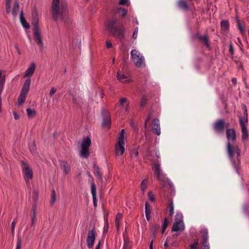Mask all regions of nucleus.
I'll return each instance as SVG.
<instances>
[{
	"label": "nucleus",
	"mask_w": 249,
	"mask_h": 249,
	"mask_svg": "<svg viewBox=\"0 0 249 249\" xmlns=\"http://www.w3.org/2000/svg\"><path fill=\"white\" fill-rule=\"evenodd\" d=\"M105 25L110 36L124 43L126 28L122 20L113 16L106 21Z\"/></svg>",
	"instance_id": "obj_1"
},
{
	"label": "nucleus",
	"mask_w": 249,
	"mask_h": 249,
	"mask_svg": "<svg viewBox=\"0 0 249 249\" xmlns=\"http://www.w3.org/2000/svg\"><path fill=\"white\" fill-rule=\"evenodd\" d=\"M227 153L232 165L238 173L241 164V151L237 144L231 142H227Z\"/></svg>",
	"instance_id": "obj_2"
},
{
	"label": "nucleus",
	"mask_w": 249,
	"mask_h": 249,
	"mask_svg": "<svg viewBox=\"0 0 249 249\" xmlns=\"http://www.w3.org/2000/svg\"><path fill=\"white\" fill-rule=\"evenodd\" d=\"M124 129H123L119 134L117 143L115 146L116 155H123L125 151L124 145Z\"/></svg>",
	"instance_id": "obj_3"
},
{
	"label": "nucleus",
	"mask_w": 249,
	"mask_h": 249,
	"mask_svg": "<svg viewBox=\"0 0 249 249\" xmlns=\"http://www.w3.org/2000/svg\"><path fill=\"white\" fill-rule=\"evenodd\" d=\"M91 142V141L89 136L83 138L80 152V155L81 157L87 159L89 157V147L90 146Z\"/></svg>",
	"instance_id": "obj_4"
},
{
	"label": "nucleus",
	"mask_w": 249,
	"mask_h": 249,
	"mask_svg": "<svg viewBox=\"0 0 249 249\" xmlns=\"http://www.w3.org/2000/svg\"><path fill=\"white\" fill-rule=\"evenodd\" d=\"M31 79L28 78L21 90L20 93L18 97V101L19 105L22 104L26 100L27 94L30 89V86L31 85Z\"/></svg>",
	"instance_id": "obj_5"
},
{
	"label": "nucleus",
	"mask_w": 249,
	"mask_h": 249,
	"mask_svg": "<svg viewBox=\"0 0 249 249\" xmlns=\"http://www.w3.org/2000/svg\"><path fill=\"white\" fill-rule=\"evenodd\" d=\"M21 163L24 179L26 183H28L29 182V180L32 179L33 178V170L26 161L21 160Z\"/></svg>",
	"instance_id": "obj_6"
},
{
	"label": "nucleus",
	"mask_w": 249,
	"mask_h": 249,
	"mask_svg": "<svg viewBox=\"0 0 249 249\" xmlns=\"http://www.w3.org/2000/svg\"><path fill=\"white\" fill-rule=\"evenodd\" d=\"M185 226L183 222V215L181 213H177L175 216V222L173 223L172 231H178L184 230Z\"/></svg>",
	"instance_id": "obj_7"
},
{
	"label": "nucleus",
	"mask_w": 249,
	"mask_h": 249,
	"mask_svg": "<svg viewBox=\"0 0 249 249\" xmlns=\"http://www.w3.org/2000/svg\"><path fill=\"white\" fill-rule=\"evenodd\" d=\"M132 59L134 61L135 66L139 68L145 66L144 58L140 56V53L136 50H132L131 52Z\"/></svg>",
	"instance_id": "obj_8"
},
{
	"label": "nucleus",
	"mask_w": 249,
	"mask_h": 249,
	"mask_svg": "<svg viewBox=\"0 0 249 249\" xmlns=\"http://www.w3.org/2000/svg\"><path fill=\"white\" fill-rule=\"evenodd\" d=\"M248 123V118H245L243 120L242 117H239V124L241 127L242 140L243 142H246L248 140L249 137V132L247 127Z\"/></svg>",
	"instance_id": "obj_9"
},
{
	"label": "nucleus",
	"mask_w": 249,
	"mask_h": 249,
	"mask_svg": "<svg viewBox=\"0 0 249 249\" xmlns=\"http://www.w3.org/2000/svg\"><path fill=\"white\" fill-rule=\"evenodd\" d=\"M102 126L104 128H110L111 124L110 114L108 110H102Z\"/></svg>",
	"instance_id": "obj_10"
},
{
	"label": "nucleus",
	"mask_w": 249,
	"mask_h": 249,
	"mask_svg": "<svg viewBox=\"0 0 249 249\" xmlns=\"http://www.w3.org/2000/svg\"><path fill=\"white\" fill-rule=\"evenodd\" d=\"M96 235L97 232L94 227L92 229L89 230L86 240L87 246L90 249L93 247Z\"/></svg>",
	"instance_id": "obj_11"
},
{
	"label": "nucleus",
	"mask_w": 249,
	"mask_h": 249,
	"mask_svg": "<svg viewBox=\"0 0 249 249\" xmlns=\"http://www.w3.org/2000/svg\"><path fill=\"white\" fill-rule=\"evenodd\" d=\"M177 6L180 10L187 12L192 10V6L194 8V3L190 5L187 0H178Z\"/></svg>",
	"instance_id": "obj_12"
},
{
	"label": "nucleus",
	"mask_w": 249,
	"mask_h": 249,
	"mask_svg": "<svg viewBox=\"0 0 249 249\" xmlns=\"http://www.w3.org/2000/svg\"><path fill=\"white\" fill-rule=\"evenodd\" d=\"M194 36V37L197 38L199 41L203 42L207 48H210L211 43L207 33L203 36L201 35L198 33H196Z\"/></svg>",
	"instance_id": "obj_13"
},
{
	"label": "nucleus",
	"mask_w": 249,
	"mask_h": 249,
	"mask_svg": "<svg viewBox=\"0 0 249 249\" xmlns=\"http://www.w3.org/2000/svg\"><path fill=\"white\" fill-rule=\"evenodd\" d=\"M229 124L228 123L227 124H225V121L224 119L218 120L214 124L213 128L214 129L218 132H223L225 127H228Z\"/></svg>",
	"instance_id": "obj_14"
},
{
	"label": "nucleus",
	"mask_w": 249,
	"mask_h": 249,
	"mask_svg": "<svg viewBox=\"0 0 249 249\" xmlns=\"http://www.w3.org/2000/svg\"><path fill=\"white\" fill-rule=\"evenodd\" d=\"M226 134L228 140L227 142L234 143L236 140L235 130L233 128H227Z\"/></svg>",
	"instance_id": "obj_15"
},
{
	"label": "nucleus",
	"mask_w": 249,
	"mask_h": 249,
	"mask_svg": "<svg viewBox=\"0 0 249 249\" xmlns=\"http://www.w3.org/2000/svg\"><path fill=\"white\" fill-rule=\"evenodd\" d=\"M33 35L35 39L37 40V43L42 49L43 47V42L41 36L39 28L33 29Z\"/></svg>",
	"instance_id": "obj_16"
},
{
	"label": "nucleus",
	"mask_w": 249,
	"mask_h": 249,
	"mask_svg": "<svg viewBox=\"0 0 249 249\" xmlns=\"http://www.w3.org/2000/svg\"><path fill=\"white\" fill-rule=\"evenodd\" d=\"M66 94L72 96V103L77 107H80V106L83 103V99L82 96H75L72 94L70 90L68 91Z\"/></svg>",
	"instance_id": "obj_17"
},
{
	"label": "nucleus",
	"mask_w": 249,
	"mask_h": 249,
	"mask_svg": "<svg viewBox=\"0 0 249 249\" xmlns=\"http://www.w3.org/2000/svg\"><path fill=\"white\" fill-rule=\"evenodd\" d=\"M201 233L202 234L203 242L202 246L203 249H209V244H207L208 238V232L207 229H203L200 231Z\"/></svg>",
	"instance_id": "obj_18"
},
{
	"label": "nucleus",
	"mask_w": 249,
	"mask_h": 249,
	"mask_svg": "<svg viewBox=\"0 0 249 249\" xmlns=\"http://www.w3.org/2000/svg\"><path fill=\"white\" fill-rule=\"evenodd\" d=\"M220 28L221 32L226 35L230 30V22L228 19L222 20L220 22Z\"/></svg>",
	"instance_id": "obj_19"
},
{
	"label": "nucleus",
	"mask_w": 249,
	"mask_h": 249,
	"mask_svg": "<svg viewBox=\"0 0 249 249\" xmlns=\"http://www.w3.org/2000/svg\"><path fill=\"white\" fill-rule=\"evenodd\" d=\"M152 130L154 133H156L158 136L160 134V122L159 120L157 118H154L153 120Z\"/></svg>",
	"instance_id": "obj_20"
},
{
	"label": "nucleus",
	"mask_w": 249,
	"mask_h": 249,
	"mask_svg": "<svg viewBox=\"0 0 249 249\" xmlns=\"http://www.w3.org/2000/svg\"><path fill=\"white\" fill-rule=\"evenodd\" d=\"M32 24L33 26V29L38 28L39 27V18L37 11L36 9L34 10L32 12Z\"/></svg>",
	"instance_id": "obj_21"
},
{
	"label": "nucleus",
	"mask_w": 249,
	"mask_h": 249,
	"mask_svg": "<svg viewBox=\"0 0 249 249\" xmlns=\"http://www.w3.org/2000/svg\"><path fill=\"white\" fill-rule=\"evenodd\" d=\"M64 10H65V9L64 7H62L61 8L60 11L52 10L53 20L55 21H57L58 19V17L59 15H60L61 17V20L63 21L64 20V15L63 14V11Z\"/></svg>",
	"instance_id": "obj_22"
},
{
	"label": "nucleus",
	"mask_w": 249,
	"mask_h": 249,
	"mask_svg": "<svg viewBox=\"0 0 249 249\" xmlns=\"http://www.w3.org/2000/svg\"><path fill=\"white\" fill-rule=\"evenodd\" d=\"M93 168L94 174L97 177L99 181H102L103 180L102 174L101 172L100 167L97 165L95 162L93 163Z\"/></svg>",
	"instance_id": "obj_23"
},
{
	"label": "nucleus",
	"mask_w": 249,
	"mask_h": 249,
	"mask_svg": "<svg viewBox=\"0 0 249 249\" xmlns=\"http://www.w3.org/2000/svg\"><path fill=\"white\" fill-rule=\"evenodd\" d=\"M154 170V176L156 177L158 180H161V170L160 165L159 163H155L153 164Z\"/></svg>",
	"instance_id": "obj_24"
},
{
	"label": "nucleus",
	"mask_w": 249,
	"mask_h": 249,
	"mask_svg": "<svg viewBox=\"0 0 249 249\" xmlns=\"http://www.w3.org/2000/svg\"><path fill=\"white\" fill-rule=\"evenodd\" d=\"M23 11L21 10L20 12L19 20L22 27L25 29H29L30 27L29 23L26 21L23 16Z\"/></svg>",
	"instance_id": "obj_25"
},
{
	"label": "nucleus",
	"mask_w": 249,
	"mask_h": 249,
	"mask_svg": "<svg viewBox=\"0 0 249 249\" xmlns=\"http://www.w3.org/2000/svg\"><path fill=\"white\" fill-rule=\"evenodd\" d=\"M1 71H0V109H1V93L3 90L4 85L5 82V76H1Z\"/></svg>",
	"instance_id": "obj_26"
},
{
	"label": "nucleus",
	"mask_w": 249,
	"mask_h": 249,
	"mask_svg": "<svg viewBox=\"0 0 249 249\" xmlns=\"http://www.w3.org/2000/svg\"><path fill=\"white\" fill-rule=\"evenodd\" d=\"M36 70V65L35 63H32L30 67L25 71V74L24 77H30L33 75Z\"/></svg>",
	"instance_id": "obj_27"
},
{
	"label": "nucleus",
	"mask_w": 249,
	"mask_h": 249,
	"mask_svg": "<svg viewBox=\"0 0 249 249\" xmlns=\"http://www.w3.org/2000/svg\"><path fill=\"white\" fill-rule=\"evenodd\" d=\"M19 7V5L18 0H15L12 10V14L14 18H16L17 16Z\"/></svg>",
	"instance_id": "obj_28"
},
{
	"label": "nucleus",
	"mask_w": 249,
	"mask_h": 249,
	"mask_svg": "<svg viewBox=\"0 0 249 249\" xmlns=\"http://www.w3.org/2000/svg\"><path fill=\"white\" fill-rule=\"evenodd\" d=\"M120 106L124 109L129 108V102L126 98H123L120 100Z\"/></svg>",
	"instance_id": "obj_29"
},
{
	"label": "nucleus",
	"mask_w": 249,
	"mask_h": 249,
	"mask_svg": "<svg viewBox=\"0 0 249 249\" xmlns=\"http://www.w3.org/2000/svg\"><path fill=\"white\" fill-rule=\"evenodd\" d=\"M38 191L37 190H34L33 193V199L34 201V203L32 207H35L37 208V205L38 201Z\"/></svg>",
	"instance_id": "obj_30"
},
{
	"label": "nucleus",
	"mask_w": 249,
	"mask_h": 249,
	"mask_svg": "<svg viewBox=\"0 0 249 249\" xmlns=\"http://www.w3.org/2000/svg\"><path fill=\"white\" fill-rule=\"evenodd\" d=\"M61 164L63 165V169L66 174L68 175L69 174L71 171L70 165L68 163L67 161H60Z\"/></svg>",
	"instance_id": "obj_31"
},
{
	"label": "nucleus",
	"mask_w": 249,
	"mask_h": 249,
	"mask_svg": "<svg viewBox=\"0 0 249 249\" xmlns=\"http://www.w3.org/2000/svg\"><path fill=\"white\" fill-rule=\"evenodd\" d=\"M159 228L160 225L158 224H154L150 228V230L152 233V236L153 238H155L156 237L157 231Z\"/></svg>",
	"instance_id": "obj_32"
},
{
	"label": "nucleus",
	"mask_w": 249,
	"mask_h": 249,
	"mask_svg": "<svg viewBox=\"0 0 249 249\" xmlns=\"http://www.w3.org/2000/svg\"><path fill=\"white\" fill-rule=\"evenodd\" d=\"M60 0H53L52 10L60 11L59 8Z\"/></svg>",
	"instance_id": "obj_33"
},
{
	"label": "nucleus",
	"mask_w": 249,
	"mask_h": 249,
	"mask_svg": "<svg viewBox=\"0 0 249 249\" xmlns=\"http://www.w3.org/2000/svg\"><path fill=\"white\" fill-rule=\"evenodd\" d=\"M168 207H169V215L171 216H172L174 214V205H173V201L172 199H169L168 200Z\"/></svg>",
	"instance_id": "obj_34"
},
{
	"label": "nucleus",
	"mask_w": 249,
	"mask_h": 249,
	"mask_svg": "<svg viewBox=\"0 0 249 249\" xmlns=\"http://www.w3.org/2000/svg\"><path fill=\"white\" fill-rule=\"evenodd\" d=\"M37 208H35V207H32V211L33 212V214L31 217V223H32V226H34V224L36 220V211Z\"/></svg>",
	"instance_id": "obj_35"
},
{
	"label": "nucleus",
	"mask_w": 249,
	"mask_h": 249,
	"mask_svg": "<svg viewBox=\"0 0 249 249\" xmlns=\"http://www.w3.org/2000/svg\"><path fill=\"white\" fill-rule=\"evenodd\" d=\"M236 22L237 24V27L239 31H240V33L242 35H244L245 33V29L241 26L240 21L239 19V18L238 16H236L235 17Z\"/></svg>",
	"instance_id": "obj_36"
},
{
	"label": "nucleus",
	"mask_w": 249,
	"mask_h": 249,
	"mask_svg": "<svg viewBox=\"0 0 249 249\" xmlns=\"http://www.w3.org/2000/svg\"><path fill=\"white\" fill-rule=\"evenodd\" d=\"M123 217V214L121 213H118L116 215L115 224L117 228L118 229L119 227V223Z\"/></svg>",
	"instance_id": "obj_37"
},
{
	"label": "nucleus",
	"mask_w": 249,
	"mask_h": 249,
	"mask_svg": "<svg viewBox=\"0 0 249 249\" xmlns=\"http://www.w3.org/2000/svg\"><path fill=\"white\" fill-rule=\"evenodd\" d=\"M168 220L167 217H165L164 219V221L162 224V228H161V231L162 234H163L164 232L166 229L167 228V227L168 226Z\"/></svg>",
	"instance_id": "obj_38"
},
{
	"label": "nucleus",
	"mask_w": 249,
	"mask_h": 249,
	"mask_svg": "<svg viewBox=\"0 0 249 249\" xmlns=\"http://www.w3.org/2000/svg\"><path fill=\"white\" fill-rule=\"evenodd\" d=\"M147 102V98L145 95H143L140 101V105L141 107H144Z\"/></svg>",
	"instance_id": "obj_39"
},
{
	"label": "nucleus",
	"mask_w": 249,
	"mask_h": 249,
	"mask_svg": "<svg viewBox=\"0 0 249 249\" xmlns=\"http://www.w3.org/2000/svg\"><path fill=\"white\" fill-rule=\"evenodd\" d=\"M243 211L245 214L249 218V204H245L243 206Z\"/></svg>",
	"instance_id": "obj_40"
},
{
	"label": "nucleus",
	"mask_w": 249,
	"mask_h": 249,
	"mask_svg": "<svg viewBox=\"0 0 249 249\" xmlns=\"http://www.w3.org/2000/svg\"><path fill=\"white\" fill-rule=\"evenodd\" d=\"M27 116L29 118H34L36 116V110H26Z\"/></svg>",
	"instance_id": "obj_41"
},
{
	"label": "nucleus",
	"mask_w": 249,
	"mask_h": 249,
	"mask_svg": "<svg viewBox=\"0 0 249 249\" xmlns=\"http://www.w3.org/2000/svg\"><path fill=\"white\" fill-rule=\"evenodd\" d=\"M145 214H151V209L147 201H146L145 203Z\"/></svg>",
	"instance_id": "obj_42"
},
{
	"label": "nucleus",
	"mask_w": 249,
	"mask_h": 249,
	"mask_svg": "<svg viewBox=\"0 0 249 249\" xmlns=\"http://www.w3.org/2000/svg\"><path fill=\"white\" fill-rule=\"evenodd\" d=\"M56 200V194L54 189L52 191L51 204L53 205Z\"/></svg>",
	"instance_id": "obj_43"
},
{
	"label": "nucleus",
	"mask_w": 249,
	"mask_h": 249,
	"mask_svg": "<svg viewBox=\"0 0 249 249\" xmlns=\"http://www.w3.org/2000/svg\"><path fill=\"white\" fill-rule=\"evenodd\" d=\"M118 80L120 82H126V81H124V80L126 78V76L124 74H121L119 72H117V75Z\"/></svg>",
	"instance_id": "obj_44"
},
{
	"label": "nucleus",
	"mask_w": 249,
	"mask_h": 249,
	"mask_svg": "<svg viewBox=\"0 0 249 249\" xmlns=\"http://www.w3.org/2000/svg\"><path fill=\"white\" fill-rule=\"evenodd\" d=\"M147 179H145L142 180V181L141 183V189L142 192H144L147 186Z\"/></svg>",
	"instance_id": "obj_45"
},
{
	"label": "nucleus",
	"mask_w": 249,
	"mask_h": 249,
	"mask_svg": "<svg viewBox=\"0 0 249 249\" xmlns=\"http://www.w3.org/2000/svg\"><path fill=\"white\" fill-rule=\"evenodd\" d=\"M91 193L92 195H96V186L94 182L91 184Z\"/></svg>",
	"instance_id": "obj_46"
},
{
	"label": "nucleus",
	"mask_w": 249,
	"mask_h": 249,
	"mask_svg": "<svg viewBox=\"0 0 249 249\" xmlns=\"http://www.w3.org/2000/svg\"><path fill=\"white\" fill-rule=\"evenodd\" d=\"M117 10L118 11H120V10L122 11V18L125 17L126 16V15L127 14V12H128V11H127V9L123 8L122 7H120V8H118Z\"/></svg>",
	"instance_id": "obj_47"
},
{
	"label": "nucleus",
	"mask_w": 249,
	"mask_h": 249,
	"mask_svg": "<svg viewBox=\"0 0 249 249\" xmlns=\"http://www.w3.org/2000/svg\"><path fill=\"white\" fill-rule=\"evenodd\" d=\"M148 196L149 200L152 202L155 201V195L152 193V192L150 191L148 193Z\"/></svg>",
	"instance_id": "obj_48"
},
{
	"label": "nucleus",
	"mask_w": 249,
	"mask_h": 249,
	"mask_svg": "<svg viewBox=\"0 0 249 249\" xmlns=\"http://www.w3.org/2000/svg\"><path fill=\"white\" fill-rule=\"evenodd\" d=\"M11 2H5L6 13L7 14H9L11 12Z\"/></svg>",
	"instance_id": "obj_49"
},
{
	"label": "nucleus",
	"mask_w": 249,
	"mask_h": 249,
	"mask_svg": "<svg viewBox=\"0 0 249 249\" xmlns=\"http://www.w3.org/2000/svg\"><path fill=\"white\" fill-rule=\"evenodd\" d=\"M198 239H195L193 244L190 245V249H196L198 245Z\"/></svg>",
	"instance_id": "obj_50"
},
{
	"label": "nucleus",
	"mask_w": 249,
	"mask_h": 249,
	"mask_svg": "<svg viewBox=\"0 0 249 249\" xmlns=\"http://www.w3.org/2000/svg\"><path fill=\"white\" fill-rule=\"evenodd\" d=\"M108 229H109V225H108V221H107H107L105 224L103 233L104 234L107 233L108 232Z\"/></svg>",
	"instance_id": "obj_51"
},
{
	"label": "nucleus",
	"mask_w": 249,
	"mask_h": 249,
	"mask_svg": "<svg viewBox=\"0 0 249 249\" xmlns=\"http://www.w3.org/2000/svg\"><path fill=\"white\" fill-rule=\"evenodd\" d=\"M229 53L232 56L234 55V51L233 46V45H232V43L231 42L229 44Z\"/></svg>",
	"instance_id": "obj_52"
},
{
	"label": "nucleus",
	"mask_w": 249,
	"mask_h": 249,
	"mask_svg": "<svg viewBox=\"0 0 249 249\" xmlns=\"http://www.w3.org/2000/svg\"><path fill=\"white\" fill-rule=\"evenodd\" d=\"M130 2L128 0H119V4L121 5H128Z\"/></svg>",
	"instance_id": "obj_53"
},
{
	"label": "nucleus",
	"mask_w": 249,
	"mask_h": 249,
	"mask_svg": "<svg viewBox=\"0 0 249 249\" xmlns=\"http://www.w3.org/2000/svg\"><path fill=\"white\" fill-rule=\"evenodd\" d=\"M130 125L131 127H132L134 130L138 131L139 130L137 126L135 125L133 121H130Z\"/></svg>",
	"instance_id": "obj_54"
},
{
	"label": "nucleus",
	"mask_w": 249,
	"mask_h": 249,
	"mask_svg": "<svg viewBox=\"0 0 249 249\" xmlns=\"http://www.w3.org/2000/svg\"><path fill=\"white\" fill-rule=\"evenodd\" d=\"M138 32V28L136 27L135 29L134 32L133 33V35H132L133 38L136 39V38L137 37Z\"/></svg>",
	"instance_id": "obj_55"
},
{
	"label": "nucleus",
	"mask_w": 249,
	"mask_h": 249,
	"mask_svg": "<svg viewBox=\"0 0 249 249\" xmlns=\"http://www.w3.org/2000/svg\"><path fill=\"white\" fill-rule=\"evenodd\" d=\"M106 46H107V48H108V49L111 48L112 47V43L109 40H107L106 41Z\"/></svg>",
	"instance_id": "obj_56"
},
{
	"label": "nucleus",
	"mask_w": 249,
	"mask_h": 249,
	"mask_svg": "<svg viewBox=\"0 0 249 249\" xmlns=\"http://www.w3.org/2000/svg\"><path fill=\"white\" fill-rule=\"evenodd\" d=\"M21 245V240L20 239H18V241H17V247H16V249H20Z\"/></svg>",
	"instance_id": "obj_57"
},
{
	"label": "nucleus",
	"mask_w": 249,
	"mask_h": 249,
	"mask_svg": "<svg viewBox=\"0 0 249 249\" xmlns=\"http://www.w3.org/2000/svg\"><path fill=\"white\" fill-rule=\"evenodd\" d=\"M56 92V89L54 87H52L50 91V95L52 96Z\"/></svg>",
	"instance_id": "obj_58"
},
{
	"label": "nucleus",
	"mask_w": 249,
	"mask_h": 249,
	"mask_svg": "<svg viewBox=\"0 0 249 249\" xmlns=\"http://www.w3.org/2000/svg\"><path fill=\"white\" fill-rule=\"evenodd\" d=\"M151 114L149 113L147 118H146V119L145 121V124H144L145 127H146L147 122L151 120Z\"/></svg>",
	"instance_id": "obj_59"
},
{
	"label": "nucleus",
	"mask_w": 249,
	"mask_h": 249,
	"mask_svg": "<svg viewBox=\"0 0 249 249\" xmlns=\"http://www.w3.org/2000/svg\"><path fill=\"white\" fill-rule=\"evenodd\" d=\"M13 115L14 116V118L16 120H18L19 118V115H18V113L15 110L13 111Z\"/></svg>",
	"instance_id": "obj_60"
},
{
	"label": "nucleus",
	"mask_w": 249,
	"mask_h": 249,
	"mask_svg": "<svg viewBox=\"0 0 249 249\" xmlns=\"http://www.w3.org/2000/svg\"><path fill=\"white\" fill-rule=\"evenodd\" d=\"M167 184L170 186V188L172 190H173L174 189V185L170 180H168L167 181Z\"/></svg>",
	"instance_id": "obj_61"
},
{
	"label": "nucleus",
	"mask_w": 249,
	"mask_h": 249,
	"mask_svg": "<svg viewBox=\"0 0 249 249\" xmlns=\"http://www.w3.org/2000/svg\"><path fill=\"white\" fill-rule=\"evenodd\" d=\"M16 225V222L15 221H13L11 224V230L12 232L14 231Z\"/></svg>",
	"instance_id": "obj_62"
},
{
	"label": "nucleus",
	"mask_w": 249,
	"mask_h": 249,
	"mask_svg": "<svg viewBox=\"0 0 249 249\" xmlns=\"http://www.w3.org/2000/svg\"><path fill=\"white\" fill-rule=\"evenodd\" d=\"M231 82L233 85H235L237 82V79L236 78L234 77L231 79Z\"/></svg>",
	"instance_id": "obj_63"
},
{
	"label": "nucleus",
	"mask_w": 249,
	"mask_h": 249,
	"mask_svg": "<svg viewBox=\"0 0 249 249\" xmlns=\"http://www.w3.org/2000/svg\"><path fill=\"white\" fill-rule=\"evenodd\" d=\"M96 95H99L101 98H102L103 97V93L101 91H100L98 92H97Z\"/></svg>",
	"instance_id": "obj_64"
}]
</instances>
